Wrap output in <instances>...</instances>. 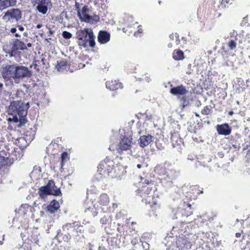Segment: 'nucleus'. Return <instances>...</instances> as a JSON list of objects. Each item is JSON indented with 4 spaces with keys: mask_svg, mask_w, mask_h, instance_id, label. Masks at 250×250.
Segmentation results:
<instances>
[{
    "mask_svg": "<svg viewBox=\"0 0 250 250\" xmlns=\"http://www.w3.org/2000/svg\"><path fill=\"white\" fill-rule=\"evenodd\" d=\"M167 46L169 48H171L172 47V43L171 42H170L168 44Z\"/></svg>",
    "mask_w": 250,
    "mask_h": 250,
    "instance_id": "nucleus-53",
    "label": "nucleus"
},
{
    "mask_svg": "<svg viewBox=\"0 0 250 250\" xmlns=\"http://www.w3.org/2000/svg\"><path fill=\"white\" fill-rule=\"evenodd\" d=\"M220 4L222 7H228L229 4L232 3V0H220Z\"/></svg>",
    "mask_w": 250,
    "mask_h": 250,
    "instance_id": "nucleus-29",
    "label": "nucleus"
},
{
    "mask_svg": "<svg viewBox=\"0 0 250 250\" xmlns=\"http://www.w3.org/2000/svg\"><path fill=\"white\" fill-rule=\"evenodd\" d=\"M3 85L2 83H0V92L3 89Z\"/></svg>",
    "mask_w": 250,
    "mask_h": 250,
    "instance_id": "nucleus-51",
    "label": "nucleus"
},
{
    "mask_svg": "<svg viewBox=\"0 0 250 250\" xmlns=\"http://www.w3.org/2000/svg\"><path fill=\"white\" fill-rule=\"evenodd\" d=\"M28 108V103L24 104L21 100L14 101L8 106L7 111L8 114L14 115L13 120L15 123L19 122L23 125L26 123L25 117Z\"/></svg>",
    "mask_w": 250,
    "mask_h": 250,
    "instance_id": "nucleus-1",
    "label": "nucleus"
},
{
    "mask_svg": "<svg viewBox=\"0 0 250 250\" xmlns=\"http://www.w3.org/2000/svg\"><path fill=\"white\" fill-rule=\"evenodd\" d=\"M110 34L105 31H100L98 36V42L102 43L104 44L108 42L110 40Z\"/></svg>",
    "mask_w": 250,
    "mask_h": 250,
    "instance_id": "nucleus-16",
    "label": "nucleus"
},
{
    "mask_svg": "<svg viewBox=\"0 0 250 250\" xmlns=\"http://www.w3.org/2000/svg\"><path fill=\"white\" fill-rule=\"evenodd\" d=\"M144 80L146 82L149 83L151 79L149 77H146L144 79Z\"/></svg>",
    "mask_w": 250,
    "mask_h": 250,
    "instance_id": "nucleus-47",
    "label": "nucleus"
},
{
    "mask_svg": "<svg viewBox=\"0 0 250 250\" xmlns=\"http://www.w3.org/2000/svg\"><path fill=\"white\" fill-rule=\"evenodd\" d=\"M26 49L25 43L19 39H13L10 42V49L8 53L12 56L14 53L19 50H23Z\"/></svg>",
    "mask_w": 250,
    "mask_h": 250,
    "instance_id": "nucleus-7",
    "label": "nucleus"
},
{
    "mask_svg": "<svg viewBox=\"0 0 250 250\" xmlns=\"http://www.w3.org/2000/svg\"><path fill=\"white\" fill-rule=\"evenodd\" d=\"M16 0H0V10L16 4Z\"/></svg>",
    "mask_w": 250,
    "mask_h": 250,
    "instance_id": "nucleus-21",
    "label": "nucleus"
},
{
    "mask_svg": "<svg viewBox=\"0 0 250 250\" xmlns=\"http://www.w3.org/2000/svg\"><path fill=\"white\" fill-rule=\"evenodd\" d=\"M15 80L29 78L32 75L31 71L26 67L16 65Z\"/></svg>",
    "mask_w": 250,
    "mask_h": 250,
    "instance_id": "nucleus-6",
    "label": "nucleus"
},
{
    "mask_svg": "<svg viewBox=\"0 0 250 250\" xmlns=\"http://www.w3.org/2000/svg\"><path fill=\"white\" fill-rule=\"evenodd\" d=\"M4 239V235H3V239L2 240H0V245H2L3 244V240Z\"/></svg>",
    "mask_w": 250,
    "mask_h": 250,
    "instance_id": "nucleus-56",
    "label": "nucleus"
},
{
    "mask_svg": "<svg viewBox=\"0 0 250 250\" xmlns=\"http://www.w3.org/2000/svg\"><path fill=\"white\" fill-rule=\"evenodd\" d=\"M105 85L107 89L112 91L123 88L122 83L117 81H107L105 83Z\"/></svg>",
    "mask_w": 250,
    "mask_h": 250,
    "instance_id": "nucleus-17",
    "label": "nucleus"
},
{
    "mask_svg": "<svg viewBox=\"0 0 250 250\" xmlns=\"http://www.w3.org/2000/svg\"><path fill=\"white\" fill-rule=\"evenodd\" d=\"M140 190V196L142 198V201L145 200L146 203H149L153 196L152 187L146 186L143 187Z\"/></svg>",
    "mask_w": 250,
    "mask_h": 250,
    "instance_id": "nucleus-9",
    "label": "nucleus"
},
{
    "mask_svg": "<svg viewBox=\"0 0 250 250\" xmlns=\"http://www.w3.org/2000/svg\"><path fill=\"white\" fill-rule=\"evenodd\" d=\"M25 95L24 92L21 90H17L16 93V96L18 98H23Z\"/></svg>",
    "mask_w": 250,
    "mask_h": 250,
    "instance_id": "nucleus-30",
    "label": "nucleus"
},
{
    "mask_svg": "<svg viewBox=\"0 0 250 250\" xmlns=\"http://www.w3.org/2000/svg\"><path fill=\"white\" fill-rule=\"evenodd\" d=\"M238 42L235 40H231L228 42V46L230 50H234L236 48V45Z\"/></svg>",
    "mask_w": 250,
    "mask_h": 250,
    "instance_id": "nucleus-28",
    "label": "nucleus"
},
{
    "mask_svg": "<svg viewBox=\"0 0 250 250\" xmlns=\"http://www.w3.org/2000/svg\"><path fill=\"white\" fill-rule=\"evenodd\" d=\"M167 170L164 164L157 165L154 168V171L157 174L164 176H165Z\"/></svg>",
    "mask_w": 250,
    "mask_h": 250,
    "instance_id": "nucleus-23",
    "label": "nucleus"
},
{
    "mask_svg": "<svg viewBox=\"0 0 250 250\" xmlns=\"http://www.w3.org/2000/svg\"><path fill=\"white\" fill-rule=\"evenodd\" d=\"M131 243H132L133 245H135V244H136V242H134V241H131Z\"/></svg>",
    "mask_w": 250,
    "mask_h": 250,
    "instance_id": "nucleus-61",
    "label": "nucleus"
},
{
    "mask_svg": "<svg viewBox=\"0 0 250 250\" xmlns=\"http://www.w3.org/2000/svg\"><path fill=\"white\" fill-rule=\"evenodd\" d=\"M137 168H141V167H142V165H141V164H138V165H137Z\"/></svg>",
    "mask_w": 250,
    "mask_h": 250,
    "instance_id": "nucleus-58",
    "label": "nucleus"
},
{
    "mask_svg": "<svg viewBox=\"0 0 250 250\" xmlns=\"http://www.w3.org/2000/svg\"><path fill=\"white\" fill-rule=\"evenodd\" d=\"M157 147L159 149H160V147H159L158 146H157Z\"/></svg>",
    "mask_w": 250,
    "mask_h": 250,
    "instance_id": "nucleus-64",
    "label": "nucleus"
},
{
    "mask_svg": "<svg viewBox=\"0 0 250 250\" xmlns=\"http://www.w3.org/2000/svg\"><path fill=\"white\" fill-rule=\"evenodd\" d=\"M235 40L239 44L241 45V47L250 49V34L244 35L243 33L237 34L235 36Z\"/></svg>",
    "mask_w": 250,
    "mask_h": 250,
    "instance_id": "nucleus-8",
    "label": "nucleus"
},
{
    "mask_svg": "<svg viewBox=\"0 0 250 250\" xmlns=\"http://www.w3.org/2000/svg\"><path fill=\"white\" fill-rule=\"evenodd\" d=\"M216 130L219 134L225 136L229 135L231 131V128L227 123L218 125L216 126Z\"/></svg>",
    "mask_w": 250,
    "mask_h": 250,
    "instance_id": "nucleus-13",
    "label": "nucleus"
},
{
    "mask_svg": "<svg viewBox=\"0 0 250 250\" xmlns=\"http://www.w3.org/2000/svg\"><path fill=\"white\" fill-rule=\"evenodd\" d=\"M26 206H27L26 205H24L23 206H21L19 208V212L21 213H23V215H24L26 214V213L24 212V209H25V207H26Z\"/></svg>",
    "mask_w": 250,
    "mask_h": 250,
    "instance_id": "nucleus-42",
    "label": "nucleus"
},
{
    "mask_svg": "<svg viewBox=\"0 0 250 250\" xmlns=\"http://www.w3.org/2000/svg\"><path fill=\"white\" fill-rule=\"evenodd\" d=\"M49 34H50V35H51V34H53V31H52L50 30V29H49Z\"/></svg>",
    "mask_w": 250,
    "mask_h": 250,
    "instance_id": "nucleus-59",
    "label": "nucleus"
},
{
    "mask_svg": "<svg viewBox=\"0 0 250 250\" xmlns=\"http://www.w3.org/2000/svg\"><path fill=\"white\" fill-rule=\"evenodd\" d=\"M209 113V108L208 106H206L204 109L202 110V113L204 115H208Z\"/></svg>",
    "mask_w": 250,
    "mask_h": 250,
    "instance_id": "nucleus-35",
    "label": "nucleus"
},
{
    "mask_svg": "<svg viewBox=\"0 0 250 250\" xmlns=\"http://www.w3.org/2000/svg\"><path fill=\"white\" fill-rule=\"evenodd\" d=\"M18 30L21 32H22L24 30V28L22 26H18Z\"/></svg>",
    "mask_w": 250,
    "mask_h": 250,
    "instance_id": "nucleus-46",
    "label": "nucleus"
},
{
    "mask_svg": "<svg viewBox=\"0 0 250 250\" xmlns=\"http://www.w3.org/2000/svg\"><path fill=\"white\" fill-rule=\"evenodd\" d=\"M60 208V204L58 201L53 200L46 207V210L47 211L51 213H54L58 210Z\"/></svg>",
    "mask_w": 250,
    "mask_h": 250,
    "instance_id": "nucleus-19",
    "label": "nucleus"
},
{
    "mask_svg": "<svg viewBox=\"0 0 250 250\" xmlns=\"http://www.w3.org/2000/svg\"><path fill=\"white\" fill-rule=\"evenodd\" d=\"M50 5V0H38V5L36 9L40 13L45 14L47 11L48 6Z\"/></svg>",
    "mask_w": 250,
    "mask_h": 250,
    "instance_id": "nucleus-12",
    "label": "nucleus"
},
{
    "mask_svg": "<svg viewBox=\"0 0 250 250\" xmlns=\"http://www.w3.org/2000/svg\"><path fill=\"white\" fill-rule=\"evenodd\" d=\"M51 195L59 196L62 194L60 189L56 187L55 185L54 187L53 188H51Z\"/></svg>",
    "mask_w": 250,
    "mask_h": 250,
    "instance_id": "nucleus-27",
    "label": "nucleus"
},
{
    "mask_svg": "<svg viewBox=\"0 0 250 250\" xmlns=\"http://www.w3.org/2000/svg\"><path fill=\"white\" fill-rule=\"evenodd\" d=\"M3 18L5 21L11 22L18 21L21 18V12L16 8L8 10L5 13Z\"/></svg>",
    "mask_w": 250,
    "mask_h": 250,
    "instance_id": "nucleus-5",
    "label": "nucleus"
},
{
    "mask_svg": "<svg viewBox=\"0 0 250 250\" xmlns=\"http://www.w3.org/2000/svg\"><path fill=\"white\" fill-rule=\"evenodd\" d=\"M62 36L63 37L66 39H69L72 37V34L66 31H64L62 33Z\"/></svg>",
    "mask_w": 250,
    "mask_h": 250,
    "instance_id": "nucleus-31",
    "label": "nucleus"
},
{
    "mask_svg": "<svg viewBox=\"0 0 250 250\" xmlns=\"http://www.w3.org/2000/svg\"><path fill=\"white\" fill-rule=\"evenodd\" d=\"M42 26V25L41 24H38L37 25L36 27L37 28H40Z\"/></svg>",
    "mask_w": 250,
    "mask_h": 250,
    "instance_id": "nucleus-54",
    "label": "nucleus"
},
{
    "mask_svg": "<svg viewBox=\"0 0 250 250\" xmlns=\"http://www.w3.org/2000/svg\"><path fill=\"white\" fill-rule=\"evenodd\" d=\"M203 192V190H201L199 193H202Z\"/></svg>",
    "mask_w": 250,
    "mask_h": 250,
    "instance_id": "nucleus-63",
    "label": "nucleus"
},
{
    "mask_svg": "<svg viewBox=\"0 0 250 250\" xmlns=\"http://www.w3.org/2000/svg\"><path fill=\"white\" fill-rule=\"evenodd\" d=\"M178 175L179 172L174 169H169L167 170L164 179L170 184L172 183V181L175 179Z\"/></svg>",
    "mask_w": 250,
    "mask_h": 250,
    "instance_id": "nucleus-14",
    "label": "nucleus"
},
{
    "mask_svg": "<svg viewBox=\"0 0 250 250\" xmlns=\"http://www.w3.org/2000/svg\"><path fill=\"white\" fill-rule=\"evenodd\" d=\"M31 46H32V44L31 43H28L27 44L26 47H31Z\"/></svg>",
    "mask_w": 250,
    "mask_h": 250,
    "instance_id": "nucleus-57",
    "label": "nucleus"
},
{
    "mask_svg": "<svg viewBox=\"0 0 250 250\" xmlns=\"http://www.w3.org/2000/svg\"><path fill=\"white\" fill-rule=\"evenodd\" d=\"M77 226H78V222H74L71 223L66 224L63 226L62 228L64 231L67 232L68 234H70L75 231V228Z\"/></svg>",
    "mask_w": 250,
    "mask_h": 250,
    "instance_id": "nucleus-20",
    "label": "nucleus"
},
{
    "mask_svg": "<svg viewBox=\"0 0 250 250\" xmlns=\"http://www.w3.org/2000/svg\"><path fill=\"white\" fill-rule=\"evenodd\" d=\"M153 137L150 135H143L140 137V145L142 147L148 146L152 141Z\"/></svg>",
    "mask_w": 250,
    "mask_h": 250,
    "instance_id": "nucleus-18",
    "label": "nucleus"
},
{
    "mask_svg": "<svg viewBox=\"0 0 250 250\" xmlns=\"http://www.w3.org/2000/svg\"><path fill=\"white\" fill-rule=\"evenodd\" d=\"M67 154L66 152H63L62 154L61 159H62V162H61V167H62L63 166V163L64 162V160L67 158Z\"/></svg>",
    "mask_w": 250,
    "mask_h": 250,
    "instance_id": "nucleus-32",
    "label": "nucleus"
},
{
    "mask_svg": "<svg viewBox=\"0 0 250 250\" xmlns=\"http://www.w3.org/2000/svg\"><path fill=\"white\" fill-rule=\"evenodd\" d=\"M76 37L77 42L81 48L94 47L95 46V36L91 28L78 30L76 32Z\"/></svg>",
    "mask_w": 250,
    "mask_h": 250,
    "instance_id": "nucleus-2",
    "label": "nucleus"
},
{
    "mask_svg": "<svg viewBox=\"0 0 250 250\" xmlns=\"http://www.w3.org/2000/svg\"><path fill=\"white\" fill-rule=\"evenodd\" d=\"M5 160V157L1 156V154L0 153V163L3 161Z\"/></svg>",
    "mask_w": 250,
    "mask_h": 250,
    "instance_id": "nucleus-49",
    "label": "nucleus"
},
{
    "mask_svg": "<svg viewBox=\"0 0 250 250\" xmlns=\"http://www.w3.org/2000/svg\"><path fill=\"white\" fill-rule=\"evenodd\" d=\"M178 37V34L177 33H175V34H172L171 35H170L169 36V38L172 41H175V39L176 38H177Z\"/></svg>",
    "mask_w": 250,
    "mask_h": 250,
    "instance_id": "nucleus-40",
    "label": "nucleus"
},
{
    "mask_svg": "<svg viewBox=\"0 0 250 250\" xmlns=\"http://www.w3.org/2000/svg\"><path fill=\"white\" fill-rule=\"evenodd\" d=\"M16 65H7L3 67L1 74L4 79L13 78L15 80Z\"/></svg>",
    "mask_w": 250,
    "mask_h": 250,
    "instance_id": "nucleus-10",
    "label": "nucleus"
},
{
    "mask_svg": "<svg viewBox=\"0 0 250 250\" xmlns=\"http://www.w3.org/2000/svg\"><path fill=\"white\" fill-rule=\"evenodd\" d=\"M88 211H91L92 212V215L95 216L97 215V212H95V209L93 207H89L85 209V211L87 212Z\"/></svg>",
    "mask_w": 250,
    "mask_h": 250,
    "instance_id": "nucleus-33",
    "label": "nucleus"
},
{
    "mask_svg": "<svg viewBox=\"0 0 250 250\" xmlns=\"http://www.w3.org/2000/svg\"><path fill=\"white\" fill-rule=\"evenodd\" d=\"M172 57L175 61L183 60L185 58L184 53L181 50L176 49L172 53Z\"/></svg>",
    "mask_w": 250,
    "mask_h": 250,
    "instance_id": "nucleus-22",
    "label": "nucleus"
},
{
    "mask_svg": "<svg viewBox=\"0 0 250 250\" xmlns=\"http://www.w3.org/2000/svg\"><path fill=\"white\" fill-rule=\"evenodd\" d=\"M235 236L236 237L238 238V237H240L241 233H236L235 234Z\"/></svg>",
    "mask_w": 250,
    "mask_h": 250,
    "instance_id": "nucleus-52",
    "label": "nucleus"
},
{
    "mask_svg": "<svg viewBox=\"0 0 250 250\" xmlns=\"http://www.w3.org/2000/svg\"><path fill=\"white\" fill-rule=\"evenodd\" d=\"M192 212L191 211H190L189 214H188L186 215H187V216H188L190 215L191 214H192Z\"/></svg>",
    "mask_w": 250,
    "mask_h": 250,
    "instance_id": "nucleus-60",
    "label": "nucleus"
},
{
    "mask_svg": "<svg viewBox=\"0 0 250 250\" xmlns=\"http://www.w3.org/2000/svg\"><path fill=\"white\" fill-rule=\"evenodd\" d=\"M75 6L76 7V9L78 10V12L79 11V8H80V4H79V3L77 2V1H76L75 2Z\"/></svg>",
    "mask_w": 250,
    "mask_h": 250,
    "instance_id": "nucleus-44",
    "label": "nucleus"
},
{
    "mask_svg": "<svg viewBox=\"0 0 250 250\" xmlns=\"http://www.w3.org/2000/svg\"><path fill=\"white\" fill-rule=\"evenodd\" d=\"M89 11L88 8L87 6H84L82 9V13L83 15L84 14H87V12Z\"/></svg>",
    "mask_w": 250,
    "mask_h": 250,
    "instance_id": "nucleus-37",
    "label": "nucleus"
},
{
    "mask_svg": "<svg viewBox=\"0 0 250 250\" xmlns=\"http://www.w3.org/2000/svg\"><path fill=\"white\" fill-rule=\"evenodd\" d=\"M180 39H179V35L178 34L177 38H176L175 39V43L176 44L179 45L180 44Z\"/></svg>",
    "mask_w": 250,
    "mask_h": 250,
    "instance_id": "nucleus-43",
    "label": "nucleus"
},
{
    "mask_svg": "<svg viewBox=\"0 0 250 250\" xmlns=\"http://www.w3.org/2000/svg\"><path fill=\"white\" fill-rule=\"evenodd\" d=\"M54 187V182L52 180H49L47 184L44 186L41 187L39 188L38 193L40 196L44 198L46 195H51V188Z\"/></svg>",
    "mask_w": 250,
    "mask_h": 250,
    "instance_id": "nucleus-11",
    "label": "nucleus"
},
{
    "mask_svg": "<svg viewBox=\"0 0 250 250\" xmlns=\"http://www.w3.org/2000/svg\"><path fill=\"white\" fill-rule=\"evenodd\" d=\"M233 114H234V112H233V111H230L229 112V115H232Z\"/></svg>",
    "mask_w": 250,
    "mask_h": 250,
    "instance_id": "nucleus-55",
    "label": "nucleus"
},
{
    "mask_svg": "<svg viewBox=\"0 0 250 250\" xmlns=\"http://www.w3.org/2000/svg\"><path fill=\"white\" fill-rule=\"evenodd\" d=\"M109 202V199L106 194H102L98 199V202L104 206H107Z\"/></svg>",
    "mask_w": 250,
    "mask_h": 250,
    "instance_id": "nucleus-24",
    "label": "nucleus"
},
{
    "mask_svg": "<svg viewBox=\"0 0 250 250\" xmlns=\"http://www.w3.org/2000/svg\"><path fill=\"white\" fill-rule=\"evenodd\" d=\"M10 32H11L12 33H13V34L15 33V35H14V36H15L16 37H20V36H21V35L19 34V33H16V31H17V28H15V27H12V28H11L10 29Z\"/></svg>",
    "mask_w": 250,
    "mask_h": 250,
    "instance_id": "nucleus-34",
    "label": "nucleus"
},
{
    "mask_svg": "<svg viewBox=\"0 0 250 250\" xmlns=\"http://www.w3.org/2000/svg\"><path fill=\"white\" fill-rule=\"evenodd\" d=\"M191 206V205H190V204H188V208H190Z\"/></svg>",
    "mask_w": 250,
    "mask_h": 250,
    "instance_id": "nucleus-62",
    "label": "nucleus"
},
{
    "mask_svg": "<svg viewBox=\"0 0 250 250\" xmlns=\"http://www.w3.org/2000/svg\"><path fill=\"white\" fill-rule=\"evenodd\" d=\"M83 231V227L80 226L79 223H78V226L76 227L75 231L76 232H81Z\"/></svg>",
    "mask_w": 250,
    "mask_h": 250,
    "instance_id": "nucleus-38",
    "label": "nucleus"
},
{
    "mask_svg": "<svg viewBox=\"0 0 250 250\" xmlns=\"http://www.w3.org/2000/svg\"><path fill=\"white\" fill-rule=\"evenodd\" d=\"M66 65V62L64 61H62L60 62H58L57 64L56 65V68L59 71H61L64 69V67H65Z\"/></svg>",
    "mask_w": 250,
    "mask_h": 250,
    "instance_id": "nucleus-26",
    "label": "nucleus"
},
{
    "mask_svg": "<svg viewBox=\"0 0 250 250\" xmlns=\"http://www.w3.org/2000/svg\"><path fill=\"white\" fill-rule=\"evenodd\" d=\"M191 66H192V65L191 64H188V70L186 71L187 74H189V75L193 74V70H191Z\"/></svg>",
    "mask_w": 250,
    "mask_h": 250,
    "instance_id": "nucleus-36",
    "label": "nucleus"
},
{
    "mask_svg": "<svg viewBox=\"0 0 250 250\" xmlns=\"http://www.w3.org/2000/svg\"><path fill=\"white\" fill-rule=\"evenodd\" d=\"M19 142L20 143H22L23 141H25L24 139L23 138H21L19 139Z\"/></svg>",
    "mask_w": 250,
    "mask_h": 250,
    "instance_id": "nucleus-50",
    "label": "nucleus"
},
{
    "mask_svg": "<svg viewBox=\"0 0 250 250\" xmlns=\"http://www.w3.org/2000/svg\"><path fill=\"white\" fill-rule=\"evenodd\" d=\"M78 15L80 17V19H82L83 21L87 22H90L92 21V17L88 15L87 14H84L83 15V17L81 16L80 12L78 11Z\"/></svg>",
    "mask_w": 250,
    "mask_h": 250,
    "instance_id": "nucleus-25",
    "label": "nucleus"
},
{
    "mask_svg": "<svg viewBox=\"0 0 250 250\" xmlns=\"http://www.w3.org/2000/svg\"><path fill=\"white\" fill-rule=\"evenodd\" d=\"M143 183L146 184L147 186H148V185L150 184L149 180L146 179H144V182Z\"/></svg>",
    "mask_w": 250,
    "mask_h": 250,
    "instance_id": "nucleus-48",
    "label": "nucleus"
},
{
    "mask_svg": "<svg viewBox=\"0 0 250 250\" xmlns=\"http://www.w3.org/2000/svg\"><path fill=\"white\" fill-rule=\"evenodd\" d=\"M113 165V162L107 160L104 161L99 165L98 167V173L96 175V178L99 180H102L103 178H106L111 172L110 169L111 165Z\"/></svg>",
    "mask_w": 250,
    "mask_h": 250,
    "instance_id": "nucleus-4",
    "label": "nucleus"
},
{
    "mask_svg": "<svg viewBox=\"0 0 250 250\" xmlns=\"http://www.w3.org/2000/svg\"><path fill=\"white\" fill-rule=\"evenodd\" d=\"M170 92L175 96H183L187 94L188 91L183 85L173 87L170 89Z\"/></svg>",
    "mask_w": 250,
    "mask_h": 250,
    "instance_id": "nucleus-15",
    "label": "nucleus"
},
{
    "mask_svg": "<svg viewBox=\"0 0 250 250\" xmlns=\"http://www.w3.org/2000/svg\"><path fill=\"white\" fill-rule=\"evenodd\" d=\"M123 130H119V132L116 131L113 132L110 138L111 142L113 144L116 142L117 138L119 137L120 141L117 146V149L119 152L123 151L130 150L134 143L131 136H127L125 134H123Z\"/></svg>",
    "mask_w": 250,
    "mask_h": 250,
    "instance_id": "nucleus-3",
    "label": "nucleus"
},
{
    "mask_svg": "<svg viewBox=\"0 0 250 250\" xmlns=\"http://www.w3.org/2000/svg\"><path fill=\"white\" fill-rule=\"evenodd\" d=\"M184 246H186V247L187 249H188V248H190L191 247V245H190V243L188 242H185V244H184Z\"/></svg>",
    "mask_w": 250,
    "mask_h": 250,
    "instance_id": "nucleus-45",
    "label": "nucleus"
},
{
    "mask_svg": "<svg viewBox=\"0 0 250 250\" xmlns=\"http://www.w3.org/2000/svg\"><path fill=\"white\" fill-rule=\"evenodd\" d=\"M107 221H108V219L105 217H104L102 218L100 220L101 223L103 224H106Z\"/></svg>",
    "mask_w": 250,
    "mask_h": 250,
    "instance_id": "nucleus-41",
    "label": "nucleus"
},
{
    "mask_svg": "<svg viewBox=\"0 0 250 250\" xmlns=\"http://www.w3.org/2000/svg\"><path fill=\"white\" fill-rule=\"evenodd\" d=\"M142 32H143V29L142 28V26L139 25L138 31L134 33V35L135 36H138V34L139 33H142Z\"/></svg>",
    "mask_w": 250,
    "mask_h": 250,
    "instance_id": "nucleus-39",
    "label": "nucleus"
}]
</instances>
